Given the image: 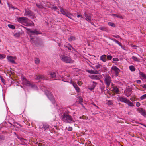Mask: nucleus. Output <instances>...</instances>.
I'll use <instances>...</instances> for the list:
<instances>
[{
  "mask_svg": "<svg viewBox=\"0 0 146 146\" xmlns=\"http://www.w3.org/2000/svg\"><path fill=\"white\" fill-rule=\"evenodd\" d=\"M66 109L61 108L58 110V112L60 114H63L61 117L62 121L66 123H71L74 121L73 118L66 113Z\"/></svg>",
  "mask_w": 146,
  "mask_h": 146,
  "instance_id": "nucleus-1",
  "label": "nucleus"
},
{
  "mask_svg": "<svg viewBox=\"0 0 146 146\" xmlns=\"http://www.w3.org/2000/svg\"><path fill=\"white\" fill-rule=\"evenodd\" d=\"M60 58L61 60L66 63H72L74 62V60L70 57L65 55L60 56Z\"/></svg>",
  "mask_w": 146,
  "mask_h": 146,
  "instance_id": "nucleus-2",
  "label": "nucleus"
},
{
  "mask_svg": "<svg viewBox=\"0 0 146 146\" xmlns=\"http://www.w3.org/2000/svg\"><path fill=\"white\" fill-rule=\"evenodd\" d=\"M60 9L62 14L66 15L70 19H72V15L70 13H69L68 11L66 9H64L61 7H60Z\"/></svg>",
  "mask_w": 146,
  "mask_h": 146,
  "instance_id": "nucleus-3",
  "label": "nucleus"
},
{
  "mask_svg": "<svg viewBox=\"0 0 146 146\" xmlns=\"http://www.w3.org/2000/svg\"><path fill=\"white\" fill-rule=\"evenodd\" d=\"M45 94L49 99L52 102V103H54V100L53 96L51 93L48 90H45Z\"/></svg>",
  "mask_w": 146,
  "mask_h": 146,
  "instance_id": "nucleus-4",
  "label": "nucleus"
},
{
  "mask_svg": "<svg viewBox=\"0 0 146 146\" xmlns=\"http://www.w3.org/2000/svg\"><path fill=\"white\" fill-rule=\"evenodd\" d=\"M111 71L112 73H115V76H117L120 71V70L116 66H113L111 68Z\"/></svg>",
  "mask_w": 146,
  "mask_h": 146,
  "instance_id": "nucleus-5",
  "label": "nucleus"
},
{
  "mask_svg": "<svg viewBox=\"0 0 146 146\" xmlns=\"http://www.w3.org/2000/svg\"><path fill=\"white\" fill-rule=\"evenodd\" d=\"M27 18L25 17H20L17 18V21L23 24H25L27 23Z\"/></svg>",
  "mask_w": 146,
  "mask_h": 146,
  "instance_id": "nucleus-6",
  "label": "nucleus"
},
{
  "mask_svg": "<svg viewBox=\"0 0 146 146\" xmlns=\"http://www.w3.org/2000/svg\"><path fill=\"white\" fill-rule=\"evenodd\" d=\"M7 59L8 61L12 64H15V60H16V57L15 56H7Z\"/></svg>",
  "mask_w": 146,
  "mask_h": 146,
  "instance_id": "nucleus-7",
  "label": "nucleus"
},
{
  "mask_svg": "<svg viewBox=\"0 0 146 146\" xmlns=\"http://www.w3.org/2000/svg\"><path fill=\"white\" fill-rule=\"evenodd\" d=\"M68 78L67 79V80H68V81L64 80V79H63V78L62 79V80H63L64 82H69V83H70L71 84H72V85H73L74 87L75 88H76L78 87L77 85L76 84L74 83V82L72 81V79L71 78H70L69 77V76H68Z\"/></svg>",
  "mask_w": 146,
  "mask_h": 146,
  "instance_id": "nucleus-8",
  "label": "nucleus"
},
{
  "mask_svg": "<svg viewBox=\"0 0 146 146\" xmlns=\"http://www.w3.org/2000/svg\"><path fill=\"white\" fill-rule=\"evenodd\" d=\"M105 82L108 87L109 86L111 81V77L108 75H106L105 79Z\"/></svg>",
  "mask_w": 146,
  "mask_h": 146,
  "instance_id": "nucleus-9",
  "label": "nucleus"
},
{
  "mask_svg": "<svg viewBox=\"0 0 146 146\" xmlns=\"http://www.w3.org/2000/svg\"><path fill=\"white\" fill-rule=\"evenodd\" d=\"M89 77L92 79L99 80L101 78L102 75L100 74L98 75H89Z\"/></svg>",
  "mask_w": 146,
  "mask_h": 146,
  "instance_id": "nucleus-10",
  "label": "nucleus"
},
{
  "mask_svg": "<svg viewBox=\"0 0 146 146\" xmlns=\"http://www.w3.org/2000/svg\"><path fill=\"white\" fill-rule=\"evenodd\" d=\"M137 111L140 113L142 115L146 117V111L141 108H138L137 109Z\"/></svg>",
  "mask_w": 146,
  "mask_h": 146,
  "instance_id": "nucleus-11",
  "label": "nucleus"
},
{
  "mask_svg": "<svg viewBox=\"0 0 146 146\" xmlns=\"http://www.w3.org/2000/svg\"><path fill=\"white\" fill-rule=\"evenodd\" d=\"M117 99L119 101H121L122 102L125 103H126L127 100H128L126 98L121 96H119L118 97H117Z\"/></svg>",
  "mask_w": 146,
  "mask_h": 146,
  "instance_id": "nucleus-12",
  "label": "nucleus"
},
{
  "mask_svg": "<svg viewBox=\"0 0 146 146\" xmlns=\"http://www.w3.org/2000/svg\"><path fill=\"white\" fill-rule=\"evenodd\" d=\"M56 76V74L54 72H51L47 76L48 80H52V79Z\"/></svg>",
  "mask_w": 146,
  "mask_h": 146,
  "instance_id": "nucleus-13",
  "label": "nucleus"
},
{
  "mask_svg": "<svg viewBox=\"0 0 146 146\" xmlns=\"http://www.w3.org/2000/svg\"><path fill=\"white\" fill-rule=\"evenodd\" d=\"M22 78L23 80V85L27 86H30L31 85L30 82L28 81H27L25 78L23 77Z\"/></svg>",
  "mask_w": 146,
  "mask_h": 146,
  "instance_id": "nucleus-14",
  "label": "nucleus"
},
{
  "mask_svg": "<svg viewBox=\"0 0 146 146\" xmlns=\"http://www.w3.org/2000/svg\"><path fill=\"white\" fill-rule=\"evenodd\" d=\"M132 92L131 89L130 88H126L124 91V93L127 96H129L131 94Z\"/></svg>",
  "mask_w": 146,
  "mask_h": 146,
  "instance_id": "nucleus-15",
  "label": "nucleus"
},
{
  "mask_svg": "<svg viewBox=\"0 0 146 146\" xmlns=\"http://www.w3.org/2000/svg\"><path fill=\"white\" fill-rule=\"evenodd\" d=\"M84 15L86 18V19L88 22L90 23L92 21L91 16L87 14L86 12H85Z\"/></svg>",
  "mask_w": 146,
  "mask_h": 146,
  "instance_id": "nucleus-16",
  "label": "nucleus"
},
{
  "mask_svg": "<svg viewBox=\"0 0 146 146\" xmlns=\"http://www.w3.org/2000/svg\"><path fill=\"white\" fill-rule=\"evenodd\" d=\"M28 31L32 34H38L40 33V32L38 31L36 29H35L34 30H32L30 29H29L28 30Z\"/></svg>",
  "mask_w": 146,
  "mask_h": 146,
  "instance_id": "nucleus-17",
  "label": "nucleus"
},
{
  "mask_svg": "<svg viewBox=\"0 0 146 146\" xmlns=\"http://www.w3.org/2000/svg\"><path fill=\"white\" fill-rule=\"evenodd\" d=\"M34 78L36 80H39L40 79H45V78L43 75H36L34 77Z\"/></svg>",
  "mask_w": 146,
  "mask_h": 146,
  "instance_id": "nucleus-18",
  "label": "nucleus"
},
{
  "mask_svg": "<svg viewBox=\"0 0 146 146\" xmlns=\"http://www.w3.org/2000/svg\"><path fill=\"white\" fill-rule=\"evenodd\" d=\"M32 15L31 12L29 10H25V12L24 13V15L25 16L30 17Z\"/></svg>",
  "mask_w": 146,
  "mask_h": 146,
  "instance_id": "nucleus-19",
  "label": "nucleus"
},
{
  "mask_svg": "<svg viewBox=\"0 0 146 146\" xmlns=\"http://www.w3.org/2000/svg\"><path fill=\"white\" fill-rule=\"evenodd\" d=\"M106 55H102L100 57V60L104 62H105L107 61Z\"/></svg>",
  "mask_w": 146,
  "mask_h": 146,
  "instance_id": "nucleus-20",
  "label": "nucleus"
},
{
  "mask_svg": "<svg viewBox=\"0 0 146 146\" xmlns=\"http://www.w3.org/2000/svg\"><path fill=\"white\" fill-rule=\"evenodd\" d=\"M27 23H25V25L27 26L34 25L33 23L31 21L27 19Z\"/></svg>",
  "mask_w": 146,
  "mask_h": 146,
  "instance_id": "nucleus-21",
  "label": "nucleus"
},
{
  "mask_svg": "<svg viewBox=\"0 0 146 146\" xmlns=\"http://www.w3.org/2000/svg\"><path fill=\"white\" fill-rule=\"evenodd\" d=\"M87 72L89 73L92 74H97L99 73V70H97L96 71L88 70Z\"/></svg>",
  "mask_w": 146,
  "mask_h": 146,
  "instance_id": "nucleus-22",
  "label": "nucleus"
},
{
  "mask_svg": "<svg viewBox=\"0 0 146 146\" xmlns=\"http://www.w3.org/2000/svg\"><path fill=\"white\" fill-rule=\"evenodd\" d=\"M102 66V65L100 64H99V63H98V64L94 66H92L91 67L93 69H95V68L96 69L100 68V67Z\"/></svg>",
  "mask_w": 146,
  "mask_h": 146,
  "instance_id": "nucleus-23",
  "label": "nucleus"
},
{
  "mask_svg": "<svg viewBox=\"0 0 146 146\" xmlns=\"http://www.w3.org/2000/svg\"><path fill=\"white\" fill-rule=\"evenodd\" d=\"M126 103H127L128 106L131 107H133L134 106L133 103L129 100H128Z\"/></svg>",
  "mask_w": 146,
  "mask_h": 146,
  "instance_id": "nucleus-24",
  "label": "nucleus"
},
{
  "mask_svg": "<svg viewBox=\"0 0 146 146\" xmlns=\"http://www.w3.org/2000/svg\"><path fill=\"white\" fill-rule=\"evenodd\" d=\"M111 15V16H115L117 18H119L121 19H123V17L121 15L112 14Z\"/></svg>",
  "mask_w": 146,
  "mask_h": 146,
  "instance_id": "nucleus-25",
  "label": "nucleus"
},
{
  "mask_svg": "<svg viewBox=\"0 0 146 146\" xmlns=\"http://www.w3.org/2000/svg\"><path fill=\"white\" fill-rule=\"evenodd\" d=\"M129 68L130 70L131 71H134L135 70V67L133 65H131L129 66Z\"/></svg>",
  "mask_w": 146,
  "mask_h": 146,
  "instance_id": "nucleus-26",
  "label": "nucleus"
},
{
  "mask_svg": "<svg viewBox=\"0 0 146 146\" xmlns=\"http://www.w3.org/2000/svg\"><path fill=\"white\" fill-rule=\"evenodd\" d=\"M113 90L114 92L116 93H118L119 91L118 88L117 87H114Z\"/></svg>",
  "mask_w": 146,
  "mask_h": 146,
  "instance_id": "nucleus-27",
  "label": "nucleus"
},
{
  "mask_svg": "<svg viewBox=\"0 0 146 146\" xmlns=\"http://www.w3.org/2000/svg\"><path fill=\"white\" fill-rule=\"evenodd\" d=\"M76 40V38L74 36H72L70 37L68 39V40L70 41H74Z\"/></svg>",
  "mask_w": 146,
  "mask_h": 146,
  "instance_id": "nucleus-28",
  "label": "nucleus"
},
{
  "mask_svg": "<svg viewBox=\"0 0 146 146\" xmlns=\"http://www.w3.org/2000/svg\"><path fill=\"white\" fill-rule=\"evenodd\" d=\"M78 98L79 100V103L81 104L82 105V103L83 102V99L80 96H79L78 97Z\"/></svg>",
  "mask_w": 146,
  "mask_h": 146,
  "instance_id": "nucleus-29",
  "label": "nucleus"
},
{
  "mask_svg": "<svg viewBox=\"0 0 146 146\" xmlns=\"http://www.w3.org/2000/svg\"><path fill=\"white\" fill-rule=\"evenodd\" d=\"M43 128L46 129L49 128V125L47 124H44L43 125Z\"/></svg>",
  "mask_w": 146,
  "mask_h": 146,
  "instance_id": "nucleus-30",
  "label": "nucleus"
},
{
  "mask_svg": "<svg viewBox=\"0 0 146 146\" xmlns=\"http://www.w3.org/2000/svg\"><path fill=\"white\" fill-rule=\"evenodd\" d=\"M132 59L133 60L136 61H139V59L138 58H137L135 56H133L132 57Z\"/></svg>",
  "mask_w": 146,
  "mask_h": 146,
  "instance_id": "nucleus-31",
  "label": "nucleus"
},
{
  "mask_svg": "<svg viewBox=\"0 0 146 146\" xmlns=\"http://www.w3.org/2000/svg\"><path fill=\"white\" fill-rule=\"evenodd\" d=\"M106 104L108 105H111L113 104V102L111 100H108L106 103Z\"/></svg>",
  "mask_w": 146,
  "mask_h": 146,
  "instance_id": "nucleus-32",
  "label": "nucleus"
},
{
  "mask_svg": "<svg viewBox=\"0 0 146 146\" xmlns=\"http://www.w3.org/2000/svg\"><path fill=\"white\" fill-rule=\"evenodd\" d=\"M140 99L141 100H143L146 99V94L143 95L141 96L140 97Z\"/></svg>",
  "mask_w": 146,
  "mask_h": 146,
  "instance_id": "nucleus-33",
  "label": "nucleus"
},
{
  "mask_svg": "<svg viewBox=\"0 0 146 146\" xmlns=\"http://www.w3.org/2000/svg\"><path fill=\"white\" fill-rule=\"evenodd\" d=\"M95 88V86L94 84H93L92 85V86L91 87H89L88 88L89 90H92L93 89H94Z\"/></svg>",
  "mask_w": 146,
  "mask_h": 146,
  "instance_id": "nucleus-34",
  "label": "nucleus"
},
{
  "mask_svg": "<svg viewBox=\"0 0 146 146\" xmlns=\"http://www.w3.org/2000/svg\"><path fill=\"white\" fill-rule=\"evenodd\" d=\"M99 29L102 31H106V27H100Z\"/></svg>",
  "mask_w": 146,
  "mask_h": 146,
  "instance_id": "nucleus-35",
  "label": "nucleus"
},
{
  "mask_svg": "<svg viewBox=\"0 0 146 146\" xmlns=\"http://www.w3.org/2000/svg\"><path fill=\"white\" fill-rule=\"evenodd\" d=\"M40 62L39 59L37 58H36L35 60V63L36 64H38Z\"/></svg>",
  "mask_w": 146,
  "mask_h": 146,
  "instance_id": "nucleus-36",
  "label": "nucleus"
},
{
  "mask_svg": "<svg viewBox=\"0 0 146 146\" xmlns=\"http://www.w3.org/2000/svg\"><path fill=\"white\" fill-rule=\"evenodd\" d=\"M6 57V55L5 54H0V59H3L5 58Z\"/></svg>",
  "mask_w": 146,
  "mask_h": 146,
  "instance_id": "nucleus-37",
  "label": "nucleus"
},
{
  "mask_svg": "<svg viewBox=\"0 0 146 146\" xmlns=\"http://www.w3.org/2000/svg\"><path fill=\"white\" fill-rule=\"evenodd\" d=\"M8 26L9 28H11L13 29H15V26L14 25H12L11 24H9L8 25Z\"/></svg>",
  "mask_w": 146,
  "mask_h": 146,
  "instance_id": "nucleus-38",
  "label": "nucleus"
},
{
  "mask_svg": "<svg viewBox=\"0 0 146 146\" xmlns=\"http://www.w3.org/2000/svg\"><path fill=\"white\" fill-rule=\"evenodd\" d=\"M115 42V43L119 45L120 46L121 45V43L119 42L118 40L116 39H114L113 40Z\"/></svg>",
  "mask_w": 146,
  "mask_h": 146,
  "instance_id": "nucleus-39",
  "label": "nucleus"
},
{
  "mask_svg": "<svg viewBox=\"0 0 146 146\" xmlns=\"http://www.w3.org/2000/svg\"><path fill=\"white\" fill-rule=\"evenodd\" d=\"M108 24L109 25L112 26V27H114L115 25L112 22H108Z\"/></svg>",
  "mask_w": 146,
  "mask_h": 146,
  "instance_id": "nucleus-40",
  "label": "nucleus"
},
{
  "mask_svg": "<svg viewBox=\"0 0 146 146\" xmlns=\"http://www.w3.org/2000/svg\"><path fill=\"white\" fill-rule=\"evenodd\" d=\"M112 58V56L111 55H108L107 56V59L108 60H110Z\"/></svg>",
  "mask_w": 146,
  "mask_h": 146,
  "instance_id": "nucleus-41",
  "label": "nucleus"
},
{
  "mask_svg": "<svg viewBox=\"0 0 146 146\" xmlns=\"http://www.w3.org/2000/svg\"><path fill=\"white\" fill-rule=\"evenodd\" d=\"M0 78L2 82L3 83H5V80L1 76H0Z\"/></svg>",
  "mask_w": 146,
  "mask_h": 146,
  "instance_id": "nucleus-42",
  "label": "nucleus"
},
{
  "mask_svg": "<svg viewBox=\"0 0 146 146\" xmlns=\"http://www.w3.org/2000/svg\"><path fill=\"white\" fill-rule=\"evenodd\" d=\"M68 45L69 46L67 47V48L69 50H71V48H73L71 46L70 44H68Z\"/></svg>",
  "mask_w": 146,
  "mask_h": 146,
  "instance_id": "nucleus-43",
  "label": "nucleus"
},
{
  "mask_svg": "<svg viewBox=\"0 0 146 146\" xmlns=\"http://www.w3.org/2000/svg\"><path fill=\"white\" fill-rule=\"evenodd\" d=\"M77 92H79L80 91V89L78 87L75 88Z\"/></svg>",
  "mask_w": 146,
  "mask_h": 146,
  "instance_id": "nucleus-44",
  "label": "nucleus"
},
{
  "mask_svg": "<svg viewBox=\"0 0 146 146\" xmlns=\"http://www.w3.org/2000/svg\"><path fill=\"white\" fill-rule=\"evenodd\" d=\"M113 60L114 61H118V59L116 58H113Z\"/></svg>",
  "mask_w": 146,
  "mask_h": 146,
  "instance_id": "nucleus-45",
  "label": "nucleus"
},
{
  "mask_svg": "<svg viewBox=\"0 0 146 146\" xmlns=\"http://www.w3.org/2000/svg\"><path fill=\"white\" fill-rule=\"evenodd\" d=\"M36 5L38 7L40 8H42L43 7V6L41 5H38L36 4Z\"/></svg>",
  "mask_w": 146,
  "mask_h": 146,
  "instance_id": "nucleus-46",
  "label": "nucleus"
},
{
  "mask_svg": "<svg viewBox=\"0 0 146 146\" xmlns=\"http://www.w3.org/2000/svg\"><path fill=\"white\" fill-rule=\"evenodd\" d=\"M136 106L137 107H139L140 105V103L139 102H137L136 103Z\"/></svg>",
  "mask_w": 146,
  "mask_h": 146,
  "instance_id": "nucleus-47",
  "label": "nucleus"
},
{
  "mask_svg": "<svg viewBox=\"0 0 146 146\" xmlns=\"http://www.w3.org/2000/svg\"><path fill=\"white\" fill-rule=\"evenodd\" d=\"M67 130L68 131H72V127H69L68 128Z\"/></svg>",
  "mask_w": 146,
  "mask_h": 146,
  "instance_id": "nucleus-48",
  "label": "nucleus"
},
{
  "mask_svg": "<svg viewBox=\"0 0 146 146\" xmlns=\"http://www.w3.org/2000/svg\"><path fill=\"white\" fill-rule=\"evenodd\" d=\"M136 82L138 84H140L141 82V81L140 80H137Z\"/></svg>",
  "mask_w": 146,
  "mask_h": 146,
  "instance_id": "nucleus-49",
  "label": "nucleus"
},
{
  "mask_svg": "<svg viewBox=\"0 0 146 146\" xmlns=\"http://www.w3.org/2000/svg\"><path fill=\"white\" fill-rule=\"evenodd\" d=\"M19 36V35L17 34V33H16L14 35V36H15V37H16V36Z\"/></svg>",
  "mask_w": 146,
  "mask_h": 146,
  "instance_id": "nucleus-50",
  "label": "nucleus"
},
{
  "mask_svg": "<svg viewBox=\"0 0 146 146\" xmlns=\"http://www.w3.org/2000/svg\"><path fill=\"white\" fill-rule=\"evenodd\" d=\"M143 88L146 89V84H145L142 86Z\"/></svg>",
  "mask_w": 146,
  "mask_h": 146,
  "instance_id": "nucleus-51",
  "label": "nucleus"
},
{
  "mask_svg": "<svg viewBox=\"0 0 146 146\" xmlns=\"http://www.w3.org/2000/svg\"><path fill=\"white\" fill-rule=\"evenodd\" d=\"M17 138L18 139H20L21 140H22L23 139V138H22L21 137H17Z\"/></svg>",
  "mask_w": 146,
  "mask_h": 146,
  "instance_id": "nucleus-52",
  "label": "nucleus"
},
{
  "mask_svg": "<svg viewBox=\"0 0 146 146\" xmlns=\"http://www.w3.org/2000/svg\"><path fill=\"white\" fill-rule=\"evenodd\" d=\"M30 37H31V36H30ZM33 39L34 38H31V42H32V43H33Z\"/></svg>",
  "mask_w": 146,
  "mask_h": 146,
  "instance_id": "nucleus-53",
  "label": "nucleus"
},
{
  "mask_svg": "<svg viewBox=\"0 0 146 146\" xmlns=\"http://www.w3.org/2000/svg\"><path fill=\"white\" fill-rule=\"evenodd\" d=\"M120 46L121 47V48H122L124 50H125V48L124 47H123L121 45Z\"/></svg>",
  "mask_w": 146,
  "mask_h": 146,
  "instance_id": "nucleus-54",
  "label": "nucleus"
},
{
  "mask_svg": "<svg viewBox=\"0 0 146 146\" xmlns=\"http://www.w3.org/2000/svg\"><path fill=\"white\" fill-rule=\"evenodd\" d=\"M81 16H82V15H77V17L78 18H79L80 17H81Z\"/></svg>",
  "mask_w": 146,
  "mask_h": 146,
  "instance_id": "nucleus-55",
  "label": "nucleus"
},
{
  "mask_svg": "<svg viewBox=\"0 0 146 146\" xmlns=\"http://www.w3.org/2000/svg\"><path fill=\"white\" fill-rule=\"evenodd\" d=\"M131 46L132 47H137V46H136L135 45H131Z\"/></svg>",
  "mask_w": 146,
  "mask_h": 146,
  "instance_id": "nucleus-56",
  "label": "nucleus"
},
{
  "mask_svg": "<svg viewBox=\"0 0 146 146\" xmlns=\"http://www.w3.org/2000/svg\"><path fill=\"white\" fill-rule=\"evenodd\" d=\"M78 84L80 86L81 85V84H80V83H79V82L78 81Z\"/></svg>",
  "mask_w": 146,
  "mask_h": 146,
  "instance_id": "nucleus-57",
  "label": "nucleus"
},
{
  "mask_svg": "<svg viewBox=\"0 0 146 146\" xmlns=\"http://www.w3.org/2000/svg\"><path fill=\"white\" fill-rule=\"evenodd\" d=\"M80 118L81 119V118H82V119H84V117H83L82 116V118L81 117H80Z\"/></svg>",
  "mask_w": 146,
  "mask_h": 146,
  "instance_id": "nucleus-58",
  "label": "nucleus"
},
{
  "mask_svg": "<svg viewBox=\"0 0 146 146\" xmlns=\"http://www.w3.org/2000/svg\"><path fill=\"white\" fill-rule=\"evenodd\" d=\"M54 9H56V8H57V7H54Z\"/></svg>",
  "mask_w": 146,
  "mask_h": 146,
  "instance_id": "nucleus-59",
  "label": "nucleus"
},
{
  "mask_svg": "<svg viewBox=\"0 0 146 146\" xmlns=\"http://www.w3.org/2000/svg\"><path fill=\"white\" fill-rule=\"evenodd\" d=\"M0 3L1 4V0H0Z\"/></svg>",
  "mask_w": 146,
  "mask_h": 146,
  "instance_id": "nucleus-60",
  "label": "nucleus"
}]
</instances>
